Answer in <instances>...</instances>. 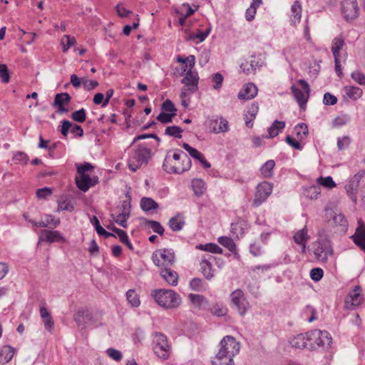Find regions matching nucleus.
<instances>
[{
	"label": "nucleus",
	"instance_id": "nucleus-30",
	"mask_svg": "<svg viewBox=\"0 0 365 365\" xmlns=\"http://www.w3.org/2000/svg\"><path fill=\"white\" fill-rule=\"evenodd\" d=\"M185 223L182 215L178 214L176 216L170 219L168 225L173 231L178 232L183 228Z\"/></svg>",
	"mask_w": 365,
	"mask_h": 365
},
{
	"label": "nucleus",
	"instance_id": "nucleus-50",
	"mask_svg": "<svg viewBox=\"0 0 365 365\" xmlns=\"http://www.w3.org/2000/svg\"><path fill=\"white\" fill-rule=\"evenodd\" d=\"M256 63H257L255 60L251 61L250 62L245 61L242 63L240 67L243 73L246 74H250L255 71Z\"/></svg>",
	"mask_w": 365,
	"mask_h": 365
},
{
	"label": "nucleus",
	"instance_id": "nucleus-46",
	"mask_svg": "<svg viewBox=\"0 0 365 365\" xmlns=\"http://www.w3.org/2000/svg\"><path fill=\"white\" fill-rule=\"evenodd\" d=\"M74 210V206L71 203V202L67 199L61 198L58 201V208L57 211H63L66 210L68 212H72Z\"/></svg>",
	"mask_w": 365,
	"mask_h": 365
},
{
	"label": "nucleus",
	"instance_id": "nucleus-24",
	"mask_svg": "<svg viewBox=\"0 0 365 365\" xmlns=\"http://www.w3.org/2000/svg\"><path fill=\"white\" fill-rule=\"evenodd\" d=\"M160 275L171 286L178 284V274L176 272L170 269V267L162 269Z\"/></svg>",
	"mask_w": 365,
	"mask_h": 365
},
{
	"label": "nucleus",
	"instance_id": "nucleus-27",
	"mask_svg": "<svg viewBox=\"0 0 365 365\" xmlns=\"http://www.w3.org/2000/svg\"><path fill=\"white\" fill-rule=\"evenodd\" d=\"M212 365H235L233 358L222 354V351H218L216 356L212 360Z\"/></svg>",
	"mask_w": 365,
	"mask_h": 365
},
{
	"label": "nucleus",
	"instance_id": "nucleus-32",
	"mask_svg": "<svg viewBox=\"0 0 365 365\" xmlns=\"http://www.w3.org/2000/svg\"><path fill=\"white\" fill-rule=\"evenodd\" d=\"M344 45V38L339 35L335 37L332 41L331 52L334 58L340 57V51Z\"/></svg>",
	"mask_w": 365,
	"mask_h": 365
},
{
	"label": "nucleus",
	"instance_id": "nucleus-16",
	"mask_svg": "<svg viewBox=\"0 0 365 365\" xmlns=\"http://www.w3.org/2000/svg\"><path fill=\"white\" fill-rule=\"evenodd\" d=\"M76 177L77 187L83 192H86L98 182V178H91L88 174H78Z\"/></svg>",
	"mask_w": 365,
	"mask_h": 365
},
{
	"label": "nucleus",
	"instance_id": "nucleus-61",
	"mask_svg": "<svg viewBox=\"0 0 365 365\" xmlns=\"http://www.w3.org/2000/svg\"><path fill=\"white\" fill-rule=\"evenodd\" d=\"M351 78L357 83L365 86V74L359 71H355L351 74Z\"/></svg>",
	"mask_w": 365,
	"mask_h": 365
},
{
	"label": "nucleus",
	"instance_id": "nucleus-38",
	"mask_svg": "<svg viewBox=\"0 0 365 365\" xmlns=\"http://www.w3.org/2000/svg\"><path fill=\"white\" fill-rule=\"evenodd\" d=\"M91 222L95 227V229L99 235H103L106 238L109 237H115L113 234L107 232L103 227H101L100 222L96 216H93V217L91 219Z\"/></svg>",
	"mask_w": 365,
	"mask_h": 365
},
{
	"label": "nucleus",
	"instance_id": "nucleus-41",
	"mask_svg": "<svg viewBox=\"0 0 365 365\" xmlns=\"http://www.w3.org/2000/svg\"><path fill=\"white\" fill-rule=\"evenodd\" d=\"M246 227V223L243 220H238L235 223H232L231 225V232L233 235H235L237 237L242 236L245 232V228Z\"/></svg>",
	"mask_w": 365,
	"mask_h": 365
},
{
	"label": "nucleus",
	"instance_id": "nucleus-2",
	"mask_svg": "<svg viewBox=\"0 0 365 365\" xmlns=\"http://www.w3.org/2000/svg\"><path fill=\"white\" fill-rule=\"evenodd\" d=\"M151 295L160 307L166 309L176 308L181 303L180 295L172 289H155Z\"/></svg>",
	"mask_w": 365,
	"mask_h": 365
},
{
	"label": "nucleus",
	"instance_id": "nucleus-21",
	"mask_svg": "<svg viewBox=\"0 0 365 365\" xmlns=\"http://www.w3.org/2000/svg\"><path fill=\"white\" fill-rule=\"evenodd\" d=\"M183 148L190 154L191 157L193 158L199 160L200 163L203 165L205 168H210L211 165L210 163H208L202 155V154L199 152L197 149L191 147L189 144L184 143L182 144Z\"/></svg>",
	"mask_w": 365,
	"mask_h": 365
},
{
	"label": "nucleus",
	"instance_id": "nucleus-20",
	"mask_svg": "<svg viewBox=\"0 0 365 365\" xmlns=\"http://www.w3.org/2000/svg\"><path fill=\"white\" fill-rule=\"evenodd\" d=\"M257 94V86L252 83L246 84L243 88L239 92L238 98L240 100H250Z\"/></svg>",
	"mask_w": 365,
	"mask_h": 365
},
{
	"label": "nucleus",
	"instance_id": "nucleus-33",
	"mask_svg": "<svg viewBox=\"0 0 365 365\" xmlns=\"http://www.w3.org/2000/svg\"><path fill=\"white\" fill-rule=\"evenodd\" d=\"M211 124L212 130L215 133H220L228 130V122L222 118L212 121Z\"/></svg>",
	"mask_w": 365,
	"mask_h": 365
},
{
	"label": "nucleus",
	"instance_id": "nucleus-57",
	"mask_svg": "<svg viewBox=\"0 0 365 365\" xmlns=\"http://www.w3.org/2000/svg\"><path fill=\"white\" fill-rule=\"evenodd\" d=\"M351 121V118L348 114H342L337 116L333 121L335 126H342Z\"/></svg>",
	"mask_w": 365,
	"mask_h": 365
},
{
	"label": "nucleus",
	"instance_id": "nucleus-60",
	"mask_svg": "<svg viewBox=\"0 0 365 365\" xmlns=\"http://www.w3.org/2000/svg\"><path fill=\"white\" fill-rule=\"evenodd\" d=\"M0 78L3 83H6L9 82L10 75L6 64H0Z\"/></svg>",
	"mask_w": 365,
	"mask_h": 365
},
{
	"label": "nucleus",
	"instance_id": "nucleus-6",
	"mask_svg": "<svg viewBox=\"0 0 365 365\" xmlns=\"http://www.w3.org/2000/svg\"><path fill=\"white\" fill-rule=\"evenodd\" d=\"M154 264L163 268L170 267L175 261L174 252L170 249H162L155 252L152 256Z\"/></svg>",
	"mask_w": 365,
	"mask_h": 365
},
{
	"label": "nucleus",
	"instance_id": "nucleus-12",
	"mask_svg": "<svg viewBox=\"0 0 365 365\" xmlns=\"http://www.w3.org/2000/svg\"><path fill=\"white\" fill-rule=\"evenodd\" d=\"M364 299L361 287L355 286L345 299V307L347 309L354 310L361 304Z\"/></svg>",
	"mask_w": 365,
	"mask_h": 365
},
{
	"label": "nucleus",
	"instance_id": "nucleus-36",
	"mask_svg": "<svg viewBox=\"0 0 365 365\" xmlns=\"http://www.w3.org/2000/svg\"><path fill=\"white\" fill-rule=\"evenodd\" d=\"M158 202L150 197H144L140 200V207L145 212L158 209Z\"/></svg>",
	"mask_w": 365,
	"mask_h": 365
},
{
	"label": "nucleus",
	"instance_id": "nucleus-48",
	"mask_svg": "<svg viewBox=\"0 0 365 365\" xmlns=\"http://www.w3.org/2000/svg\"><path fill=\"white\" fill-rule=\"evenodd\" d=\"M29 158L27 154L24 152L18 151L14 154L13 160L16 164L26 165L27 164Z\"/></svg>",
	"mask_w": 365,
	"mask_h": 365
},
{
	"label": "nucleus",
	"instance_id": "nucleus-63",
	"mask_svg": "<svg viewBox=\"0 0 365 365\" xmlns=\"http://www.w3.org/2000/svg\"><path fill=\"white\" fill-rule=\"evenodd\" d=\"M78 174H86L87 172L93 170L94 167L90 163H84L81 165L76 164Z\"/></svg>",
	"mask_w": 365,
	"mask_h": 365
},
{
	"label": "nucleus",
	"instance_id": "nucleus-25",
	"mask_svg": "<svg viewBox=\"0 0 365 365\" xmlns=\"http://www.w3.org/2000/svg\"><path fill=\"white\" fill-rule=\"evenodd\" d=\"M293 238L297 244L302 245V252L304 253L306 252V242L309 239L307 228L304 227L297 231Z\"/></svg>",
	"mask_w": 365,
	"mask_h": 365
},
{
	"label": "nucleus",
	"instance_id": "nucleus-22",
	"mask_svg": "<svg viewBox=\"0 0 365 365\" xmlns=\"http://www.w3.org/2000/svg\"><path fill=\"white\" fill-rule=\"evenodd\" d=\"M354 243L365 252V225H359L353 236Z\"/></svg>",
	"mask_w": 365,
	"mask_h": 365
},
{
	"label": "nucleus",
	"instance_id": "nucleus-28",
	"mask_svg": "<svg viewBox=\"0 0 365 365\" xmlns=\"http://www.w3.org/2000/svg\"><path fill=\"white\" fill-rule=\"evenodd\" d=\"M289 343L292 347L298 349H308L307 336V332L304 334H299L292 337L289 340Z\"/></svg>",
	"mask_w": 365,
	"mask_h": 365
},
{
	"label": "nucleus",
	"instance_id": "nucleus-14",
	"mask_svg": "<svg viewBox=\"0 0 365 365\" xmlns=\"http://www.w3.org/2000/svg\"><path fill=\"white\" fill-rule=\"evenodd\" d=\"M364 174L363 172H359L350 179L349 182L345 186L347 195L355 203L357 200V193L359 194L360 192V191L358 192L359 182L364 176Z\"/></svg>",
	"mask_w": 365,
	"mask_h": 365
},
{
	"label": "nucleus",
	"instance_id": "nucleus-11",
	"mask_svg": "<svg viewBox=\"0 0 365 365\" xmlns=\"http://www.w3.org/2000/svg\"><path fill=\"white\" fill-rule=\"evenodd\" d=\"M240 349V343L232 336H225L220 343L219 351H222V354L232 358L239 353Z\"/></svg>",
	"mask_w": 365,
	"mask_h": 365
},
{
	"label": "nucleus",
	"instance_id": "nucleus-9",
	"mask_svg": "<svg viewBox=\"0 0 365 365\" xmlns=\"http://www.w3.org/2000/svg\"><path fill=\"white\" fill-rule=\"evenodd\" d=\"M314 255L315 258L322 262H327L329 256L333 255V249L328 241L316 242L314 243Z\"/></svg>",
	"mask_w": 365,
	"mask_h": 365
},
{
	"label": "nucleus",
	"instance_id": "nucleus-44",
	"mask_svg": "<svg viewBox=\"0 0 365 365\" xmlns=\"http://www.w3.org/2000/svg\"><path fill=\"white\" fill-rule=\"evenodd\" d=\"M217 241L220 245L227 247L230 252H235L236 245L231 238L227 237H220Z\"/></svg>",
	"mask_w": 365,
	"mask_h": 365
},
{
	"label": "nucleus",
	"instance_id": "nucleus-37",
	"mask_svg": "<svg viewBox=\"0 0 365 365\" xmlns=\"http://www.w3.org/2000/svg\"><path fill=\"white\" fill-rule=\"evenodd\" d=\"M285 127L284 121L274 120L272 125L268 128L269 138L277 136Z\"/></svg>",
	"mask_w": 365,
	"mask_h": 365
},
{
	"label": "nucleus",
	"instance_id": "nucleus-59",
	"mask_svg": "<svg viewBox=\"0 0 365 365\" xmlns=\"http://www.w3.org/2000/svg\"><path fill=\"white\" fill-rule=\"evenodd\" d=\"M82 85L86 91H90L95 89L98 86V83L94 80L82 78Z\"/></svg>",
	"mask_w": 365,
	"mask_h": 365
},
{
	"label": "nucleus",
	"instance_id": "nucleus-56",
	"mask_svg": "<svg viewBox=\"0 0 365 365\" xmlns=\"http://www.w3.org/2000/svg\"><path fill=\"white\" fill-rule=\"evenodd\" d=\"M176 115L175 113H166L165 112L160 113L156 118V119L162 123L166 124L172 123L173 117Z\"/></svg>",
	"mask_w": 365,
	"mask_h": 365
},
{
	"label": "nucleus",
	"instance_id": "nucleus-35",
	"mask_svg": "<svg viewBox=\"0 0 365 365\" xmlns=\"http://www.w3.org/2000/svg\"><path fill=\"white\" fill-rule=\"evenodd\" d=\"M192 187L197 196L202 195L206 190L205 182L200 178H195L192 180Z\"/></svg>",
	"mask_w": 365,
	"mask_h": 365
},
{
	"label": "nucleus",
	"instance_id": "nucleus-49",
	"mask_svg": "<svg viewBox=\"0 0 365 365\" xmlns=\"http://www.w3.org/2000/svg\"><path fill=\"white\" fill-rule=\"evenodd\" d=\"M127 299L132 307H138L140 305V299L135 292L130 289L126 293Z\"/></svg>",
	"mask_w": 365,
	"mask_h": 365
},
{
	"label": "nucleus",
	"instance_id": "nucleus-13",
	"mask_svg": "<svg viewBox=\"0 0 365 365\" xmlns=\"http://www.w3.org/2000/svg\"><path fill=\"white\" fill-rule=\"evenodd\" d=\"M272 185L268 182H263L259 184L256 188V192L252 205L255 207L259 206L271 195Z\"/></svg>",
	"mask_w": 365,
	"mask_h": 365
},
{
	"label": "nucleus",
	"instance_id": "nucleus-17",
	"mask_svg": "<svg viewBox=\"0 0 365 365\" xmlns=\"http://www.w3.org/2000/svg\"><path fill=\"white\" fill-rule=\"evenodd\" d=\"M330 222L333 225L336 232L344 234L348 229V222L341 212H334Z\"/></svg>",
	"mask_w": 365,
	"mask_h": 365
},
{
	"label": "nucleus",
	"instance_id": "nucleus-53",
	"mask_svg": "<svg viewBox=\"0 0 365 365\" xmlns=\"http://www.w3.org/2000/svg\"><path fill=\"white\" fill-rule=\"evenodd\" d=\"M189 299L196 307H200L207 303L206 299L200 294H190Z\"/></svg>",
	"mask_w": 365,
	"mask_h": 365
},
{
	"label": "nucleus",
	"instance_id": "nucleus-19",
	"mask_svg": "<svg viewBox=\"0 0 365 365\" xmlns=\"http://www.w3.org/2000/svg\"><path fill=\"white\" fill-rule=\"evenodd\" d=\"M40 241H45L48 243L64 241V237L58 231L43 230L41 232Z\"/></svg>",
	"mask_w": 365,
	"mask_h": 365
},
{
	"label": "nucleus",
	"instance_id": "nucleus-29",
	"mask_svg": "<svg viewBox=\"0 0 365 365\" xmlns=\"http://www.w3.org/2000/svg\"><path fill=\"white\" fill-rule=\"evenodd\" d=\"M15 349L11 346H4L0 349V363L5 364L9 363L13 358Z\"/></svg>",
	"mask_w": 365,
	"mask_h": 365
},
{
	"label": "nucleus",
	"instance_id": "nucleus-51",
	"mask_svg": "<svg viewBox=\"0 0 365 365\" xmlns=\"http://www.w3.org/2000/svg\"><path fill=\"white\" fill-rule=\"evenodd\" d=\"M223 79L222 75L220 73L212 74L211 76V81L213 83L212 88L215 90H220L222 88Z\"/></svg>",
	"mask_w": 365,
	"mask_h": 365
},
{
	"label": "nucleus",
	"instance_id": "nucleus-7",
	"mask_svg": "<svg viewBox=\"0 0 365 365\" xmlns=\"http://www.w3.org/2000/svg\"><path fill=\"white\" fill-rule=\"evenodd\" d=\"M74 321L82 330L87 326L95 325L98 322L97 314L87 309L78 310L74 315Z\"/></svg>",
	"mask_w": 365,
	"mask_h": 365
},
{
	"label": "nucleus",
	"instance_id": "nucleus-4",
	"mask_svg": "<svg viewBox=\"0 0 365 365\" xmlns=\"http://www.w3.org/2000/svg\"><path fill=\"white\" fill-rule=\"evenodd\" d=\"M308 349H315L319 346H329L331 337L327 331L314 329L307 332Z\"/></svg>",
	"mask_w": 365,
	"mask_h": 365
},
{
	"label": "nucleus",
	"instance_id": "nucleus-23",
	"mask_svg": "<svg viewBox=\"0 0 365 365\" xmlns=\"http://www.w3.org/2000/svg\"><path fill=\"white\" fill-rule=\"evenodd\" d=\"M40 315L43 319L45 329L48 331L52 332L54 329V321L45 307H40Z\"/></svg>",
	"mask_w": 365,
	"mask_h": 365
},
{
	"label": "nucleus",
	"instance_id": "nucleus-64",
	"mask_svg": "<svg viewBox=\"0 0 365 365\" xmlns=\"http://www.w3.org/2000/svg\"><path fill=\"white\" fill-rule=\"evenodd\" d=\"M161 108L164 112H170V113H173L177 111V109L173 104V103L169 100L167 99L165 101H164L161 106Z\"/></svg>",
	"mask_w": 365,
	"mask_h": 365
},
{
	"label": "nucleus",
	"instance_id": "nucleus-43",
	"mask_svg": "<svg viewBox=\"0 0 365 365\" xmlns=\"http://www.w3.org/2000/svg\"><path fill=\"white\" fill-rule=\"evenodd\" d=\"M196 247L201 250L210 252L212 253H219V254L222 253V249L221 247H220L217 245L214 244V243L199 245Z\"/></svg>",
	"mask_w": 365,
	"mask_h": 365
},
{
	"label": "nucleus",
	"instance_id": "nucleus-55",
	"mask_svg": "<svg viewBox=\"0 0 365 365\" xmlns=\"http://www.w3.org/2000/svg\"><path fill=\"white\" fill-rule=\"evenodd\" d=\"M71 118L74 121L78 123H83L86 118V113L84 108L74 111L71 114Z\"/></svg>",
	"mask_w": 365,
	"mask_h": 365
},
{
	"label": "nucleus",
	"instance_id": "nucleus-15",
	"mask_svg": "<svg viewBox=\"0 0 365 365\" xmlns=\"http://www.w3.org/2000/svg\"><path fill=\"white\" fill-rule=\"evenodd\" d=\"M214 259L213 256L207 254L202 257L200 262V272L207 280L212 279L215 276L212 266Z\"/></svg>",
	"mask_w": 365,
	"mask_h": 365
},
{
	"label": "nucleus",
	"instance_id": "nucleus-47",
	"mask_svg": "<svg viewBox=\"0 0 365 365\" xmlns=\"http://www.w3.org/2000/svg\"><path fill=\"white\" fill-rule=\"evenodd\" d=\"M182 130L177 125L168 126L165 130V135L177 138H182Z\"/></svg>",
	"mask_w": 365,
	"mask_h": 365
},
{
	"label": "nucleus",
	"instance_id": "nucleus-42",
	"mask_svg": "<svg viewBox=\"0 0 365 365\" xmlns=\"http://www.w3.org/2000/svg\"><path fill=\"white\" fill-rule=\"evenodd\" d=\"M294 132L298 139L302 140L308 135V127L305 123H299L294 128Z\"/></svg>",
	"mask_w": 365,
	"mask_h": 365
},
{
	"label": "nucleus",
	"instance_id": "nucleus-1",
	"mask_svg": "<svg viewBox=\"0 0 365 365\" xmlns=\"http://www.w3.org/2000/svg\"><path fill=\"white\" fill-rule=\"evenodd\" d=\"M192 162L187 155L182 150H177L173 156L167 155L163 165L168 173L181 174L190 170Z\"/></svg>",
	"mask_w": 365,
	"mask_h": 365
},
{
	"label": "nucleus",
	"instance_id": "nucleus-39",
	"mask_svg": "<svg viewBox=\"0 0 365 365\" xmlns=\"http://www.w3.org/2000/svg\"><path fill=\"white\" fill-rule=\"evenodd\" d=\"M275 166V162L273 160H267L260 168L262 175L264 178H270L273 175V168Z\"/></svg>",
	"mask_w": 365,
	"mask_h": 365
},
{
	"label": "nucleus",
	"instance_id": "nucleus-5",
	"mask_svg": "<svg viewBox=\"0 0 365 365\" xmlns=\"http://www.w3.org/2000/svg\"><path fill=\"white\" fill-rule=\"evenodd\" d=\"M340 10L344 19L347 22H352L359 16L360 9L357 0H342Z\"/></svg>",
	"mask_w": 365,
	"mask_h": 365
},
{
	"label": "nucleus",
	"instance_id": "nucleus-31",
	"mask_svg": "<svg viewBox=\"0 0 365 365\" xmlns=\"http://www.w3.org/2000/svg\"><path fill=\"white\" fill-rule=\"evenodd\" d=\"M302 5L299 1H295L291 8V21L293 24L299 23L302 17Z\"/></svg>",
	"mask_w": 365,
	"mask_h": 365
},
{
	"label": "nucleus",
	"instance_id": "nucleus-34",
	"mask_svg": "<svg viewBox=\"0 0 365 365\" xmlns=\"http://www.w3.org/2000/svg\"><path fill=\"white\" fill-rule=\"evenodd\" d=\"M155 354L162 359H167L170 356V346L168 344L154 345Z\"/></svg>",
	"mask_w": 365,
	"mask_h": 365
},
{
	"label": "nucleus",
	"instance_id": "nucleus-8",
	"mask_svg": "<svg viewBox=\"0 0 365 365\" xmlns=\"http://www.w3.org/2000/svg\"><path fill=\"white\" fill-rule=\"evenodd\" d=\"M297 83L301 88H299L296 86H292L291 89L296 101L299 106L302 108L308 101L310 88L309 84L304 80L300 79Z\"/></svg>",
	"mask_w": 365,
	"mask_h": 365
},
{
	"label": "nucleus",
	"instance_id": "nucleus-54",
	"mask_svg": "<svg viewBox=\"0 0 365 365\" xmlns=\"http://www.w3.org/2000/svg\"><path fill=\"white\" fill-rule=\"evenodd\" d=\"M146 225L150 227L153 232L158 233L160 235H163L164 233L163 227L157 221L148 220Z\"/></svg>",
	"mask_w": 365,
	"mask_h": 365
},
{
	"label": "nucleus",
	"instance_id": "nucleus-3",
	"mask_svg": "<svg viewBox=\"0 0 365 365\" xmlns=\"http://www.w3.org/2000/svg\"><path fill=\"white\" fill-rule=\"evenodd\" d=\"M151 158V150L138 145L128 159V165L133 172L137 171L143 165H146Z\"/></svg>",
	"mask_w": 365,
	"mask_h": 365
},
{
	"label": "nucleus",
	"instance_id": "nucleus-40",
	"mask_svg": "<svg viewBox=\"0 0 365 365\" xmlns=\"http://www.w3.org/2000/svg\"><path fill=\"white\" fill-rule=\"evenodd\" d=\"M320 193L321 188L319 185L309 186L304 190V195L309 199H317Z\"/></svg>",
	"mask_w": 365,
	"mask_h": 365
},
{
	"label": "nucleus",
	"instance_id": "nucleus-52",
	"mask_svg": "<svg viewBox=\"0 0 365 365\" xmlns=\"http://www.w3.org/2000/svg\"><path fill=\"white\" fill-rule=\"evenodd\" d=\"M317 182L319 185H322L327 188H333L336 187V183L330 176L326 178L320 177L317 180Z\"/></svg>",
	"mask_w": 365,
	"mask_h": 365
},
{
	"label": "nucleus",
	"instance_id": "nucleus-10",
	"mask_svg": "<svg viewBox=\"0 0 365 365\" xmlns=\"http://www.w3.org/2000/svg\"><path fill=\"white\" fill-rule=\"evenodd\" d=\"M230 300L232 306L237 310L241 316L245 314L249 308L247 302L243 292L241 289H236L230 294Z\"/></svg>",
	"mask_w": 365,
	"mask_h": 365
},
{
	"label": "nucleus",
	"instance_id": "nucleus-58",
	"mask_svg": "<svg viewBox=\"0 0 365 365\" xmlns=\"http://www.w3.org/2000/svg\"><path fill=\"white\" fill-rule=\"evenodd\" d=\"M351 143V138L349 136H343L337 139V148L339 150L346 149Z\"/></svg>",
	"mask_w": 365,
	"mask_h": 365
},
{
	"label": "nucleus",
	"instance_id": "nucleus-45",
	"mask_svg": "<svg viewBox=\"0 0 365 365\" xmlns=\"http://www.w3.org/2000/svg\"><path fill=\"white\" fill-rule=\"evenodd\" d=\"M71 101V96L67 93H61L56 95L54 101L53 103V106H61L64 103H68Z\"/></svg>",
	"mask_w": 365,
	"mask_h": 365
},
{
	"label": "nucleus",
	"instance_id": "nucleus-18",
	"mask_svg": "<svg viewBox=\"0 0 365 365\" xmlns=\"http://www.w3.org/2000/svg\"><path fill=\"white\" fill-rule=\"evenodd\" d=\"M187 65H185L183 71L186 72V74L181 80V83L187 86H190L192 90H198L199 76L197 73L187 70Z\"/></svg>",
	"mask_w": 365,
	"mask_h": 365
},
{
	"label": "nucleus",
	"instance_id": "nucleus-26",
	"mask_svg": "<svg viewBox=\"0 0 365 365\" xmlns=\"http://www.w3.org/2000/svg\"><path fill=\"white\" fill-rule=\"evenodd\" d=\"M344 98L356 101L360 98L363 94L361 88L356 86H345L344 88Z\"/></svg>",
	"mask_w": 365,
	"mask_h": 365
},
{
	"label": "nucleus",
	"instance_id": "nucleus-62",
	"mask_svg": "<svg viewBox=\"0 0 365 365\" xmlns=\"http://www.w3.org/2000/svg\"><path fill=\"white\" fill-rule=\"evenodd\" d=\"M324 275L322 269L319 267L314 268L310 271V277L314 282H319Z\"/></svg>",
	"mask_w": 365,
	"mask_h": 365
}]
</instances>
